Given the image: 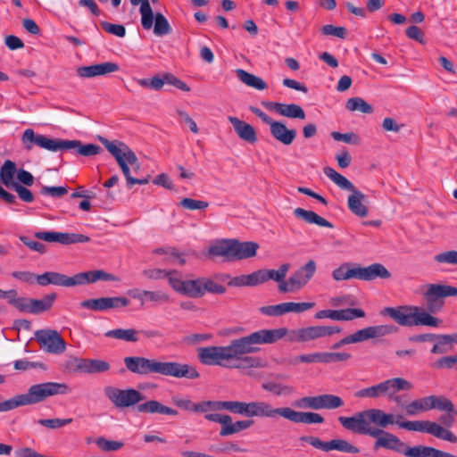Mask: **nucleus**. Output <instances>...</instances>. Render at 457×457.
Here are the masks:
<instances>
[{
    "label": "nucleus",
    "instance_id": "obj_1",
    "mask_svg": "<svg viewBox=\"0 0 457 457\" xmlns=\"http://www.w3.org/2000/svg\"><path fill=\"white\" fill-rule=\"evenodd\" d=\"M369 424H374L378 427V428L384 429L390 425L396 424L399 428H404L409 431H418L428 433L436 438L450 442L456 443L457 436L451 431L443 428L437 422L429 420H405L402 421L403 418L402 415L395 416L392 413H386L380 409H368L367 410Z\"/></svg>",
    "mask_w": 457,
    "mask_h": 457
},
{
    "label": "nucleus",
    "instance_id": "obj_2",
    "mask_svg": "<svg viewBox=\"0 0 457 457\" xmlns=\"http://www.w3.org/2000/svg\"><path fill=\"white\" fill-rule=\"evenodd\" d=\"M125 367L131 373L139 376L159 374L177 378H187L195 379L199 378V372L191 365L176 361H161L143 356H127L123 360Z\"/></svg>",
    "mask_w": 457,
    "mask_h": 457
},
{
    "label": "nucleus",
    "instance_id": "obj_3",
    "mask_svg": "<svg viewBox=\"0 0 457 457\" xmlns=\"http://www.w3.org/2000/svg\"><path fill=\"white\" fill-rule=\"evenodd\" d=\"M283 334H285V331L281 329H260L248 336L230 341L229 345H226L229 361L240 356L259 352L258 345L274 344L282 339Z\"/></svg>",
    "mask_w": 457,
    "mask_h": 457
},
{
    "label": "nucleus",
    "instance_id": "obj_4",
    "mask_svg": "<svg viewBox=\"0 0 457 457\" xmlns=\"http://www.w3.org/2000/svg\"><path fill=\"white\" fill-rule=\"evenodd\" d=\"M381 314L389 316L397 324L403 327H438L441 324L439 319L430 315L423 308L416 305L386 307L381 312Z\"/></svg>",
    "mask_w": 457,
    "mask_h": 457
},
{
    "label": "nucleus",
    "instance_id": "obj_5",
    "mask_svg": "<svg viewBox=\"0 0 457 457\" xmlns=\"http://www.w3.org/2000/svg\"><path fill=\"white\" fill-rule=\"evenodd\" d=\"M221 410L247 418L273 419L274 406L265 401H211V411Z\"/></svg>",
    "mask_w": 457,
    "mask_h": 457
},
{
    "label": "nucleus",
    "instance_id": "obj_6",
    "mask_svg": "<svg viewBox=\"0 0 457 457\" xmlns=\"http://www.w3.org/2000/svg\"><path fill=\"white\" fill-rule=\"evenodd\" d=\"M323 171L324 174L338 187L352 193L347 199L349 210L357 216L365 217L368 214V208L363 204L366 195L358 190L349 179L337 172L335 169L331 167H325Z\"/></svg>",
    "mask_w": 457,
    "mask_h": 457
},
{
    "label": "nucleus",
    "instance_id": "obj_7",
    "mask_svg": "<svg viewBox=\"0 0 457 457\" xmlns=\"http://www.w3.org/2000/svg\"><path fill=\"white\" fill-rule=\"evenodd\" d=\"M413 388L412 384L403 378H392L382 381L370 387L357 391L354 395L358 398H379L392 395L400 391H410Z\"/></svg>",
    "mask_w": 457,
    "mask_h": 457
},
{
    "label": "nucleus",
    "instance_id": "obj_8",
    "mask_svg": "<svg viewBox=\"0 0 457 457\" xmlns=\"http://www.w3.org/2000/svg\"><path fill=\"white\" fill-rule=\"evenodd\" d=\"M448 296H457V287L443 284H428L423 293V300L426 304L424 309L430 315L436 313L445 304L444 299Z\"/></svg>",
    "mask_w": 457,
    "mask_h": 457
},
{
    "label": "nucleus",
    "instance_id": "obj_9",
    "mask_svg": "<svg viewBox=\"0 0 457 457\" xmlns=\"http://www.w3.org/2000/svg\"><path fill=\"white\" fill-rule=\"evenodd\" d=\"M278 329L285 331L282 338L287 337V341L291 343L307 342L341 332V328L337 326H313L292 330L279 328Z\"/></svg>",
    "mask_w": 457,
    "mask_h": 457
},
{
    "label": "nucleus",
    "instance_id": "obj_10",
    "mask_svg": "<svg viewBox=\"0 0 457 457\" xmlns=\"http://www.w3.org/2000/svg\"><path fill=\"white\" fill-rule=\"evenodd\" d=\"M70 392L64 383L46 382L31 386L26 394H22L26 405H32L45 401L47 397L65 395Z\"/></svg>",
    "mask_w": 457,
    "mask_h": 457
},
{
    "label": "nucleus",
    "instance_id": "obj_11",
    "mask_svg": "<svg viewBox=\"0 0 457 457\" xmlns=\"http://www.w3.org/2000/svg\"><path fill=\"white\" fill-rule=\"evenodd\" d=\"M397 331V327L395 325H378L364 328L357 330L352 335H349L332 345V349H338L342 345L363 342L369 339L382 337Z\"/></svg>",
    "mask_w": 457,
    "mask_h": 457
},
{
    "label": "nucleus",
    "instance_id": "obj_12",
    "mask_svg": "<svg viewBox=\"0 0 457 457\" xmlns=\"http://www.w3.org/2000/svg\"><path fill=\"white\" fill-rule=\"evenodd\" d=\"M104 395L118 409L138 405L145 399V395L134 388L120 389L114 386H106Z\"/></svg>",
    "mask_w": 457,
    "mask_h": 457
},
{
    "label": "nucleus",
    "instance_id": "obj_13",
    "mask_svg": "<svg viewBox=\"0 0 457 457\" xmlns=\"http://www.w3.org/2000/svg\"><path fill=\"white\" fill-rule=\"evenodd\" d=\"M108 152L115 158L116 162L120 158L128 167H131L133 172L137 174L140 170V163L135 153L123 142L110 141L101 138Z\"/></svg>",
    "mask_w": 457,
    "mask_h": 457
},
{
    "label": "nucleus",
    "instance_id": "obj_14",
    "mask_svg": "<svg viewBox=\"0 0 457 457\" xmlns=\"http://www.w3.org/2000/svg\"><path fill=\"white\" fill-rule=\"evenodd\" d=\"M316 271V263L314 261L310 260L304 266L301 267L294 272L287 284L280 287V293H294L302 289L309 280L313 277Z\"/></svg>",
    "mask_w": 457,
    "mask_h": 457
},
{
    "label": "nucleus",
    "instance_id": "obj_15",
    "mask_svg": "<svg viewBox=\"0 0 457 457\" xmlns=\"http://www.w3.org/2000/svg\"><path fill=\"white\" fill-rule=\"evenodd\" d=\"M35 338L41 349L46 353L60 354L66 349V343L54 329H39L35 332Z\"/></svg>",
    "mask_w": 457,
    "mask_h": 457
},
{
    "label": "nucleus",
    "instance_id": "obj_16",
    "mask_svg": "<svg viewBox=\"0 0 457 457\" xmlns=\"http://www.w3.org/2000/svg\"><path fill=\"white\" fill-rule=\"evenodd\" d=\"M62 139H51L47 137L36 134L32 129L24 130L21 141L25 150L30 151L35 145L52 152L60 151Z\"/></svg>",
    "mask_w": 457,
    "mask_h": 457
},
{
    "label": "nucleus",
    "instance_id": "obj_17",
    "mask_svg": "<svg viewBox=\"0 0 457 457\" xmlns=\"http://www.w3.org/2000/svg\"><path fill=\"white\" fill-rule=\"evenodd\" d=\"M278 416L295 423L321 424L324 422V418L319 413L297 411L290 407H274L273 419Z\"/></svg>",
    "mask_w": 457,
    "mask_h": 457
},
{
    "label": "nucleus",
    "instance_id": "obj_18",
    "mask_svg": "<svg viewBox=\"0 0 457 457\" xmlns=\"http://www.w3.org/2000/svg\"><path fill=\"white\" fill-rule=\"evenodd\" d=\"M197 357L201 363L208 366L228 368L229 358L227 346H206L197 349Z\"/></svg>",
    "mask_w": 457,
    "mask_h": 457
},
{
    "label": "nucleus",
    "instance_id": "obj_19",
    "mask_svg": "<svg viewBox=\"0 0 457 457\" xmlns=\"http://www.w3.org/2000/svg\"><path fill=\"white\" fill-rule=\"evenodd\" d=\"M170 286L180 295L191 298L203 297L202 278L183 280L182 276L178 272V274L170 276Z\"/></svg>",
    "mask_w": 457,
    "mask_h": 457
},
{
    "label": "nucleus",
    "instance_id": "obj_20",
    "mask_svg": "<svg viewBox=\"0 0 457 457\" xmlns=\"http://www.w3.org/2000/svg\"><path fill=\"white\" fill-rule=\"evenodd\" d=\"M338 420L345 429L361 435L371 436L376 428L369 424L367 410L357 412L352 417L341 416Z\"/></svg>",
    "mask_w": 457,
    "mask_h": 457
},
{
    "label": "nucleus",
    "instance_id": "obj_21",
    "mask_svg": "<svg viewBox=\"0 0 457 457\" xmlns=\"http://www.w3.org/2000/svg\"><path fill=\"white\" fill-rule=\"evenodd\" d=\"M371 437L376 438L373 445L375 451L384 448L400 453L403 452V442L395 435L380 428H375Z\"/></svg>",
    "mask_w": 457,
    "mask_h": 457
},
{
    "label": "nucleus",
    "instance_id": "obj_22",
    "mask_svg": "<svg viewBox=\"0 0 457 457\" xmlns=\"http://www.w3.org/2000/svg\"><path fill=\"white\" fill-rule=\"evenodd\" d=\"M35 237L37 239L45 240L46 242H58L62 245L87 242L89 240L88 237L83 234L47 231H37L35 233Z\"/></svg>",
    "mask_w": 457,
    "mask_h": 457
},
{
    "label": "nucleus",
    "instance_id": "obj_23",
    "mask_svg": "<svg viewBox=\"0 0 457 457\" xmlns=\"http://www.w3.org/2000/svg\"><path fill=\"white\" fill-rule=\"evenodd\" d=\"M120 67L115 62H106L96 63L89 66H81L76 70L78 76L80 78H94L96 76H104L109 73L116 72Z\"/></svg>",
    "mask_w": 457,
    "mask_h": 457
},
{
    "label": "nucleus",
    "instance_id": "obj_24",
    "mask_svg": "<svg viewBox=\"0 0 457 457\" xmlns=\"http://www.w3.org/2000/svg\"><path fill=\"white\" fill-rule=\"evenodd\" d=\"M289 269L288 263H284L278 270H255L258 285L263 284L268 280H274L278 283V290L280 293V287L287 284L286 277Z\"/></svg>",
    "mask_w": 457,
    "mask_h": 457
},
{
    "label": "nucleus",
    "instance_id": "obj_25",
    "mask_svg": "<svg viewBox=\"0 0 457 457\" xmlns=\"http://www.w3.org/2000/svg\"><path fill=\"white\" fill-rule=\"evenodd\" d=\"M61 150H72L76 154L91 157L99 154L102 148L95 144H83L80 140H61Z\"/></svg>",
    "mask_w": 457,
    "mask_h": 457
},
{
    "label": "nucleus",
    "instance_id": "obj_26",
    "mask_svg": "<svg viewBox=\"0 0 457 457\" xmlns=\"http://www.w3.org/2000/svg\"><path fill=\"white\" fill-rule=\"evenodd\" d=\"M36 281L38 285L46 287L54 285L59 287H71L75 286V275L68 277L64 274L55 271H46L41 275H37Z\"/></svg>",
    "mask_w": 457,
    "mask_h": 457
},
{
    "label": "nucleus",
    "instance_id": "obj_27",
    "mask_svg": "<svg viewBox=\"0 0 457 457\" xmlns=\"http://www.w3.org/2000/svg\"><path fill=\"white\" fill-rule=\"evenodd\" d=\"M97 281H119V278L103 270H94L75 274V286L87 285Z\"/></svg>",
    "mask_w": 457,
    "mask_h": 457
},
{
    "label": "nucleus",
    "instance_id": "obj_28",
    "mask_svg": "<svg viewBox=\"0 0 457 457\" xmlns=\"http://www.w3.org/2000/svg\"><path fill=\"white\" fill-rule=\"evenodd\" d=\"M365 312L361 309L322 310L315 314L316 319L328 318L334 320H352L363 318Z\"/></svg>",
    "mask_w": 457,
    "mask_h": 457
},
{
    "label": "nucleus",
    "instance_id": "obj_29",
    "mask_svg": "<svg viewBox=\"0 0 457 457\" xmlns=\"http://www.w3.org/2000/svg\"><path fill=\"white\" fill-rule=\"evenodd\" d=\"M228 121L234 128L238 137L249 144H254L257 141V135L254 128L245 121L235 116H228Z\"/></svg>",
    "mask_w": 457,
    "mask_h": 457
},
{
    "label": "nucleus",
    "instance_id": "obj_30",
    "mask_svg": "<svg viewBox=\"0 0 457 457\" xmlns=\"http://www.w3.org/2000/svg\"><path fill=\"white\" fill-rule=\"evenodd\" d=\"M271 136L285 145H291L296 137V130L287 129V126L278 120H274L270 126Z\"/></svg>",
    "mask_w": 457,
    "mask_h": 457
},
{
    "label": "nucleus",
    "instance_id": "obj_31",
    "mask_svg": "<svg viewBox=\"0 0 457 457\" xmlns=\"http://www.w3.org/2000/svg\"><path fill=\"white\" fill-rule=\"evenodd\" d=\"M171 402L175 406L186 411L196 413L211 411V401L194 403L189 398L173 395Z\"/></svg>",
    "mask_w": 457,
    "mask_h": 457
},
{
    "label": "nucleus",
    "instance_id": "obj_32",
    "mask_svg": "<svg viewBox=\"0 0 457 457\" xmlns=\"http://www.w3.org/2000/svg\"><path fill=\"white\" fill-rule=\"evenodd\" d=\"M137 410L138 412L145 414H161L174 417L179 415V411L177 410L166 406L156 400H149L139 403L137 406Z\"/></svg>",
    "mask_w": 457,
    "mask_h": 457
},
{
    "label": "nucleus",
    "instance_id": "obj_33",
    "mask_svg": "<svg viewBox=\"0 0 457 457\" xmlns=\"http://www.w3.org/2000/svg\"><path fill=\"white\" fill-rule=\"evenodd\" d=\"M358 268L360 280L370 281L378 278L383 279L391 278V273L381 263H373L368 267L358 266Z\"/></svg>",
    "mask_w": 457,
    "mask_h": 457
},
{
    "label": "nucleus",
    "instance_id": "obj_34",
    "mask_svg": "<svg viewBox=\"0 0 457 457\" xmlns=\"http://www.w3.org/2000/svg\"><path fill=\"white\" fill-rule=\"evenodd\" d=\"M259 245L257 243L247 241L240 242L233 239V261L248 259L256 254Z\"/></svg>",
    "mask_w": 457,
    "mask_h": 457
},
{
    "label": "nucleus",
    "instance_id": "obj_35",
    "mask_svg": "<svg viewBox=\"0 0 457 457\" xmlns=\"http://www.w3.org/2000/svg\"><path fill=\"white\" fill-rule=\"evenodd\" d=\"M77 369L85 373H100L109 370L110 364L99 359H76Z\"/></svg>",
    "mask_w": 457,
    "mask_h": 457
},
{
    "label": "nucleus",
    "instance_id": "obj_36",
    "mask_svg": "<svg viewBox=\"0 0 457 457\" xmlns=\"http://www.w3.org/2000/svg\"><path fill=\"white\" fill-rule=\"evenodd\" d=\"M294 215L301 220L306 222L307 224L311 225H317L320 227H326V228H331L332 225L329 221H328L323 217L320 216L316 212L312 211H307L303 208H296L294 210Z\"/></svg>",
    "mask_w": 457,
    "mask_h": 457
},
{
    "label": "nucleus",
    "instance_id": "obj_37",
    "mask_svg": "<svg viewBox=\"0 0 457 457\" xmlns=\"http://www.w3.org/2000/svg\"><path fill=\"white\" fill-rule=\"evenodd\" d=\"M212 256L223 257L226 261H233V239H223L215 242L209 248Z\"/></svg>",
    "mask_w": 457,
    "mask_h": 457
},
{
    "label": "nucleus",
    "instance_id": "obj_38",
    "mask_svg": "<svg viewBox=\"0 0 457 457\" xmlns=\"http://www.w3.org/2000/svg\"><path fill=\"white\" fill-rule=\"evenodd\" d=\"M332 278L337 281L359 279V268L349 262H345L332 271Z\"/></svg>",
    "mask_w": 457,
    "mask_h": 457
},
{
    "label": "nucleus",
    "instance_id": "obj_39",
    "mask_svg": "<svg viewBox=\"0 0 457 457\" xmlns=\"http://www.w3.org/2000/svg\"><path fill=\"white\" fill-rule=\"evenodd\" d=\"M262 389L275 396H289L295 392L292 386L266 380L262 384Z\"/></svg>",
    "mask_w": 457,
    "mask_h": 457
},
{
    "label": "nucleus",
    "instance_id": "obj_40",
    "mask_svg": "<svg viewBox=\"0 0 457 457\" xmlns=\"http://www.w3.org/2000/svg\"><path fill=\"white\" fill-rule=\"evenodd\" d=\"M403 452H401V454H403L407 457H436L438 449L431 447V446H425V445H417V446H408L403 442Z\"/></svg>",
    "mask_w": 457,
    "mask_h": 457
},
{
    "label": "nucleus",
    "instance_id": "obj_41",
    "mask_svg": "<svg viewBox=\"0 0 457 457\" xmlns=\"http://www.w3.org/2000/svg\"><path fill=\"white\" fill-rule=\"evenodd\" d=\"M254 420H242L236 422L232 421V418L229 416V422L227 423L226 427L221 428L220 430V436H228L233 434L239 433L243 430L248 429L253 426Z\"/></svg>",
    "mask_w": 457,
    "mask_h": 457
},
{
    "label": "nucleus",
    "instance_id": "obj_42",
    "mask_svg": "<svg viewBox=\"0 0 457 457\" xmlns=\"http://www.w3.org/2000/svg\"><path fill=\"white\" fill-rule=\"evenodd\" d=\"M237 77L240 81L247 85L248 87H253L257 90H264L267 88V83L260 77H257L248 71L237 69L236 71Z\"/></svg>",
    "mask_w": 457,
    "mask_h": 457
},
{
    "label": "nucleus",
    "instance_id": "obj_43",
    "mask_svg": "<svg viewBox=\"0 0 457 457\" xmlns=\"http://www.w3.org/2000/svg\"><path fill=\"white\" fill-rule=\"evenodd\" d=\"M131 4L141 3V24L145 29H150L154 25V12L148 0H130Z\"/></svg>",
    "mask_w": 457,
    "mask_h": 457
},
{
    "label": "nucleus",
    "instance_id": "obj_44",
    "mask_svg": "<svg viewBox=\"0 0 457 457\" xmlns=\"http://www.w3.org/2000/svg\"><path fill=\"white\" fill-rule=\"evenodd\" d=\"M55 299V293L46 295L42 299L31 298L29 312L33 314H38L43 312L48 311L52 307Z\"/></svg>",
    "mask_w": 457,
    "mask_h": 457
},
{
    "label": "nucleus",
    "instance_id": "obj_45",
    "mask_svg": "<svg viewBox=\"0 0 457 457\" xmlns=\"http://www.w3.org/2000/svg\"><path fill=\"white\" fill-rule=\"evenodd\" d=\"M262 360L254 356H240L232 361L228 362V368L229 369H248V368H262L263 367Z\"/></svg>",
    "mask_w": 457,
    "mask_h": 457
},
{
    "label": "nucleus",
    "instance_id": "obj_46",
    "mask_svg": "<svg viewBox=\"0 0 457 457\" xmlns=\"http://www.w3.org/2000/svg\"><path fill=\"white\" fill-rule=\"evenodd\" d=\"M430 411L429 395L417 398L405 406V414L407 416H415L423 411Z\"/></svg>",
    "mask_w": 457,
    "mask_h": 457
},
{
    "label": "nucleus",
    "instance_id": "obj_47",
    "mask_svg": "<svg viewBox=\"0 0 457 457\" xmlns=\"http://www.w3.org/2000/svg\"><path fill=\"white\" fill-rule=\"evenodd\" d=\"M138 331L134 328H116L105 332L106 337L136 343L138 341Z\"/></svg>",
    "mask_w": 457,
    "mask_h": 457
},
{
    "label": "nucleus",
    "instance_id": "obj_48",
    "mask_svg": "<svg viewBox=\"0 0 457 457\" xmlns=\"http://www.w3.org/2000/svg\"><path fill=\"white\" fill-rule=\"evenodd\" d=\"M17 172L15 162L6 160L0 169V181L7 187H13V184H17L13 182V177Z\"/></svg>",
    "mask_w": 457,
    "mask_h": 457
},
{
    "label": "nucleus",
    "instance_id": "obj_49",
    "mask_svg": "<svg viewBox=\"0 0 457 457\" xmlns=\"http://www.w3.org/2000/svg\"><path fill=\"white\" fill-rule=\"evenodd\" d=\"M279 115L290 118V119H305V112L303 109L295 104H281Z\"/></svg>",
    "mask_w": 457,
    "mask_h": 457
},
{
    "label": "nucleus",
    "instance_id": "obj_50",
    "mask_svg": "<svg viewBox=\"0 0 457 457\" xmlns=\"http://www.w3.org/2000/svg\"><path fill=\"white\" fill-rule=\"evenodd\" d=\"M430 410L436 409L446 412H454V405L450 399L444 395H429Z\"/></svg>",
    "mask_w": 457,
    "mask_h": 457
},
{
    "label": "nucleus",
    "instance_id": "obj_51",
    "mask_svg": "<svg viewBox=\"0 0 457 457\" xmlns=\"http://www.w3.org/2000/svg\"><path fill=\"white\" fill-rule=\"evenodd\" d=\"M345 107L351 112H360L370 114L373 112L372 106L361 97H352L346 101Z\"/></svg>",
    "mask_w": 457,
    "mask_h": 457
},
{
    "label": "nucleus",
    "instance_id": "obj_52",
    "mask_svg": "<svg viewBox=\"0 0 457 457\" xmlns=\"http://www.w3.org/2000/svg\"><path fill=\"white\" fill-rule=\"evenodd\" d=\"M202 288L203 296L205 293L223 295L226 292V287L219 284L218 281L214 279V276L212 278L202 277Z\"/></svg>",
    "mask_w": 457,
    "mask_h": 457
},
{
    "label": "nucleus",
    "instance_id": "obj_53",
    "mask_svg": "<svg viewBox=\"0 0 457 457\" xmlns=\"http://www.w3.org/2000/svg\"><path fill=\"white\" fill-rule=\"evenodd\" d=\"M229 287H255L258 285L255 271L248 275H241L230 278L228 282Z\"/></svg>",
    "mask_w": 457,
    "mask_h": 457
},
{
    "label": "nucleus",
    "instance_id": "obj_54",
    "mask_svg": "<svg viewBox=\"0 0 457 457\" xmlns=\"http://www.w3.org/2000/svg\"><path fill=\"white\" fill-rule=\"evenodd\" d=\"M118 164L127 180V185L129 187H131L133 185H146L150 181V176H147L144 179H137L131 176L130 168L128 167L120 158L118 160Z\"/></svg>",
    "mask_w": 457,
    "mask_h": 457
},
{
    "label": "nucleus",
    "instance_id": "obj_55",
    "mask_svg": "<svg viewBox=\"0 0 457 457\" xmlns=\"http://www.w3.org/2000/svg\"><path fill=\"white\" fill-rule=\"evenodd\" d=\"M154 18V32L156 36H164L171 32V27L170 26L168 20L164 17L162 13L156 12Z\"/></svg>",
    "mask_w": 457,
    "mask_h": 457
},
{
    "label": "nucleus",
    "instance_id": "obj_56",
    "mask_svg": "<svg viewBox=\"0 0 457 457\" xmlns=\"http://www.w3.org/2000/svg\"><path fill=\"white\" fill-rule=\"evenodd\" d=\"M328 452L337 450L343 453H358L359 448L344 439H333L329 441Z\"/></svg>",
    "mask_w": 457,
    "mask_h": 457
},
{
    "label": "nucleus",
    "instance_id": "obj_57",
    "mask_svg": "<svg viewBox=\"0 0 457 457\" xmlns=\"http://www.w3.org/2000/svg\"><path fill=\"white\" fill-rule=\"evenodd\" d=\"M285 304V312L289 313H302L312 310L315 307L316 303L314 302H302V303H294V302H287Z\"/></svg>",
    "mask_w": 457,
    "mask_h": 457
},
{
    "label": "nucleus",
    "instance_id": "obj_58",
    "mask_svg": "<svg viewBox=\"0 0 457 457\" xmlns=\"http://www.w3.org/2000/svg\"><path fill=\"white\" fill-rule=\"evenodd\" d=\"M343 405L344 401L341 397L329 394L321 395L320 409L332 410L340 408Z\"/></svg>",
    "mask_w": 457,
    "mask_h": 457
},
{
    "label": "nucleus",
    "instance_id": "obj_59",
    "mask_svg": "<svg viewBox=\"0 0 457 457\" xmlns=\"http://www.w3.org/2000/svg\"><path fill=\"white\" fill-rule=\"evenodd\" d=\"M96 445L104 452H114L121 449L124 444L120 441L108 440L103 436L97 437L95 440Z\"/></svg>",
    "mask_w": 457,
    "mask_h": 457
},
{
    "label": "nucleus",
    "instance_id": "obj_60",
    "mask_svg": "<svg viewBox=\"0 0 457 457\" xmlns=\"http://www.w3.org/2000/svg\"><path fill=\"white\" fill-rule=\"evenodd\" d=\"M178 274L177 270H166L162 269H148L143 270V275L151 280L162 279L163 278H168L170 281V278L172 275Z\"/></svg>",
    "mask_w": 457,
    "mask_h": 457
},
{
    "label": "nucleus",
    "instance_id": "obj_61",
    "mask_svg": "<svg viewBox=\"0 0 457 457\" xmlns=\"http://www.w3.org/2000/svg\"><path fill=\"white\" fill-rule=\"evenodd\" d=\"M321 395L317 396H305L299 399L295 406L299 408H309L313 410H320Z\"/></svg>",
    "mask_w": 457,
    "mask_h": 457
},
{
    "label": "nucleus",
    "instance_id": "obj_62",
    "mask_svg": "<svg viewBox=\"0 0 457 457\" xmlns=\"http://www.w3.org/2000/svg\"><path fill=\"white\" fill-rule=\"evenodd\" d=\"M25 401L22 395H18L11 399L0 403V412L9 411L15 408L25 406Z\"/></svg>",
    "mask_w": 457,
    "mask_h": 457
},
{
    "label": "nucleus",
    "instance_id": "obj_63",
    "mask_svg": "<svg viewBox=\"0 0 457 457\" xmlns=\"http://www.w3.org/2000/svg\"><path fill=\"white\" fill-rule=\"evenodd\" d=\"M137 83L143 87L160 90L164 85L163 75L154 76L152 79H138Z\"/></svg>",
    "mask_w": 457,
    "mask_h": 457
},
{
    "label": "nucleus",
    "instance_id": "obj_64",
    "mask_svg": "<svg viewBox=\"0 0 457 457\" xmlns=\"http://www.w3.org/2000/svg\"><path fill=\"white\" fill-rule=\"evenodd\" d=\"M179 205L184 209L195 211V210H204L209 206V204L205 201L196 200L192 198H183Z\"/></svg>",
    "mask_w": 457,
    "mask_h": 457
}]
</instances>
